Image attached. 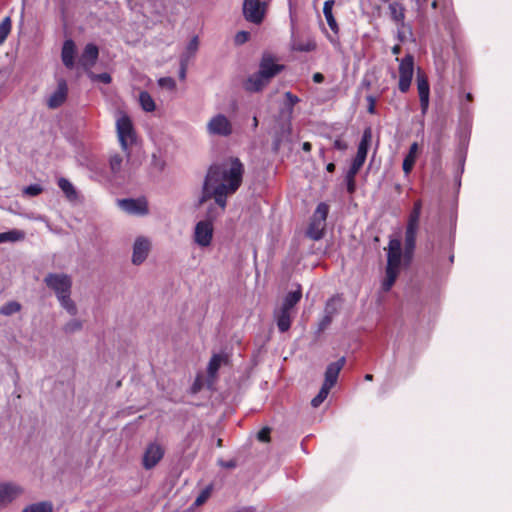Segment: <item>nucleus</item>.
Wrapping results in <instances>:
<instances>
[{
	"label": "nucleus",
	"mask_w": 512,
	"mask_h": 512,
	"mask_svg": "<svg viewBox=\"0 0 512 512\" xmlns=\"http://www.w3.org/2000/svg\"><path fill=\"white\" fill-rule=\"evenodd\" d=\"M369 105H368V112L370 114H374L375 113V104H376V99L375 97H373L372 95H369L366 97Z\"/></svg>",
	"instance_id": "obj_50"
},
{
	"label": "nucleus",
	"mask_w": 512,
	"mask_h": 512,
	"mask_svg": "<svg viewBox=\"0 0 512 512\" xmlns=\"http://www.w3.org/2000/svg\"><path fill=\"white\" fill-rule=\"evenodd\" d=\"M370 139H371V131H370V129H367L364 131L362 139L358 145L357 154H356L355 158L353 159L354 163L363 166V164L366 160V157H367Z\"/></svg>",
	"instance_id": "obj_22"
},
{
	"label": "nucleus",
	"mask_w": 512,
	"mask_h": 512,
	"mask_svg": "<svg viewBox=\"0 0 512 512\" xmlns=\"http://www.w3.org/2000/svg\"><path fill=\"white\" fill-rule=\"evenodd\" d=\"M302 298L301 287L295 291L286 294L280 305L275 307L273 311V318L276 322L277 328L280 332L288 331L292 324V319L295 315V306Z\"/></svg>",
	"instance_id": "obj_3"
},
{
	"label": "nucleus",
	"mask_w": 512,
	"mask_h": 512,
	"mask_svg": "<svg viewBox=\"0 0 512 512\" xmlns=\"http://www.w3.org/2000/svg\"><path fill=\"white\" fill-rule=\"evenodd\" d=\"M417 89L419 93L420 106L421 111L425 114L429 107V95H430V87L427 78L418 73L417 74Z\"/></svg>",
	"instance_id": "obj_19"
},
{
	"label": "nucleus",
	"mask_w": 512,
	"mask_h": 512,
	"mask_svg": "<svg viewBox=\"0 0 512 512\" xmlns=\"http://www.w3.org/2000/svg\"><path fill=\"white\" fill-rule=\"evenodd\" d=\"M355 175L347 172L346 176H345V181H346V185H347V191L352 194L354 193L355 189H356V183H355Z\"/></svg>",
	"instance_id": "obj_43"
},
{
	"label": "nucleus",
	"mask_w": 512,
	"mask_h": 512,
	"mask_svg": "<svg viewBox=\"0 0 512 512\" xmlns=\"http://www.w3.org/2000/svg\"><path fill=\"white\" fill-rule=\"evenodd\" d=\"M224 467H227V468H234L235 467V463L230 461V462H227L225 464H223Z\"/></svg>",
	"instance_id": "obj_60"
},
{
	"label": "nucleus",
	"mask_w": 512,
	"mask_h": 512,
	"mask_svg": "<svg viewBox=\"0 0 512 512\" xmlns=\"http://www.w3.org/2000/svg\"><path fill=\"white\" fill-rule=\"evenodd\" d=\"M330 390H331L330 387H327L326 385L323 384L319 393L311 400V405L314 408L319 407L324 402V400L327 398Z\"/></svg>",
	"instance_id": "obj_35"
},
{
	"label": "nucleus",
	"mask_w": 512,
	"mask_h": 512,
	"mask_svg": "<svg viewBox=\"0 0 512 512\" xmlns=\"http://www.w3.org/2000/svg\"><path fill=\"white\" fill-rule=\"evenodd\" d=\"M335 4L334 0H327L324 2L323 5V14L327 21L328 26L332 30L334 34H338L339 32V26L338 23L333 15V6Z\"/></svg>",
	"instance_id": "obj_24"
},
{
	"label": "nucleus",
	"mask_w": 512,
	"mask_h": 512,
	"mask_svg": "<svg viewBox=\"0 0 512 512\" xmlns=\"http://www.w3.org/2000/svg\"><path fill=\"white\" fill-rule=\"evenodd\" d=\"M418 144L416 142L412 143L409 148V153L403 160L402 168L405 174H409L413 169V166L416 162L417 153H418Z\"/></svg>",
	"instance_id": "obj_26"
},
{
	"label": "nucleus",
	"mask_w": 512,
	"mask_h": 512,
	"mask_svg": "<svg viewBox=\"0 0 512 512\" xmlns=\"http://www.w3.org/2000/svg\"><path fill=\"white\" fill-rule=\"evenodd\" d=\"M347 147H348L347 143L341 139H336L334 141V148L337 150L344 151L347 149Z\"/></svg>",
	"instance_id": "obj_52"
},
{
	"label": "nucleus",
	"mask_w": 512,
	"mask_h": 512,
	"mask_svg": "<svg viewBox=\"0 0 512 512\" xmlns=\"http://www.w3.org/2000/svg\"><path fill=\"white\" fill-rule=\"evenodd\" d=\"M217 446H218V447H221V446H222V439H218V441H217Z\"/></svg>",
	"instance_id": "obj_63"
},
{
	"label": "nucleus",
	"mask_w": 512,
	"mask_h": 512,
	"mask_svg": "<svg viewBox=\"0 0 512 512\" xmlns=\"http://www.w3.org/2000/svg\"><path fill=\"white\" fill-rule=\"evenodd\" d=\"M125 159L127 161L129 160V158L128 159L126 158L125 154L124 155L114 154L110 157L109 164H110L111 171L114 174H117L122 170L123 162Z\"/></svg>",
	"instance_id": "obj_33"
},
{
	"label": "nucleus",
	"mask_w": 512,
	"mask_h": 512,
	"mask_svg": "<svg viewBox=\"0 0 512 512\" xmlns=\"http://www.w3.org/2000/svg\"><path fill=\"white\" fill-rule=\"evenodd\" d=\"M292 49L300 52H311L316 49V42L312 38L294 39L292 41Z\"/></svg>",
	"instance_id": "obj_27"
},
{
	"label": "nucleus",
	"mask_w": 512,
	"mask_h": 512,
	"mask_svg": "<svg viewBox=\"0 0 512 512\" xmlns=\"http://www.w3.org/2000/svg\"><path fill=\"white\" fill-rule=\"evenodd\" d=\"M117 204L124 212L131 215H146L148 213L145 199H120L117 200Z\"/></svg>",
	"instance_id": "obj_16"
},
{
	"label": "nucleus",
	"mask_w": 512,
	"mask_h": 512,
	"mask_svg": "<svg viewBox=\"0 0 512 512\" xmlns=\"http://www.w3.org/2000/svg\"><path fill=\"white\" fill-rule=\"evenodd\" d=\"M198 47H199V39L197 36H194L188 43V45L186 47V52L182 56V58L187 59V61H188L190 57L194 56V54L198 50Z\"/></svg>",
	"instance_id": "obj_37"
},
{
	"label": "nucleus",
	"mask_w": 512,
	"mask_h": 512,
	"mask_svg": "<svg viewBox=\"0 0 512 512\" xmlns=\"http://www.w3.org/2000/svg\"><path fill=\"white\" fill-rule=\"evenodd\" d=\"M326 170L328 172H334L335 170V164L334 163H329L327 166H326Z\"/></svg>",
	"instance_id": "obj_59"
},
{
	"label": "nucleus",
	"mask_w": 512,
	"mask_h": 512,
	"mask_svg": "<svg viewBox=\"0 0 512 512\" xmlns=\"http://www.w3.org/2000/svg\"><path fill=\"white\" fill-rule=\"evenodd\" d=\"M387 253V269L400 271L402 259V245L401 241L397 238L390 239L388 244Z\"/></svg>",
	"instance_id": "obj_14"
},
{
	"label": "nucleus",
	"mask_w": 512,
	"mask_h": 512,
	"mask_svg": "<svg viewBox=\"0 0 512 512\" xmlns=\"http://www.w3.org/2000/svg\"><path fill=\"white\" fill-rule=\"evenodd\" d=\"M329 212V207L325 203H320L312 216L309 224L307 235L313 240H319L324 235L326 227V219Z\"/></svg>",
	"instance_id": "obj_8"
},
{
	"label": "nucleus",
	"mask_w": 512,
	"mask_h": 512,
	"mask_svg": "<svg viewBox=\"0 0 512 512\" xmlns=\"http://www.w3.org/2000/svg\"><path fill=\"white\" fill-rule=\"evenodd\" d=\"M397 38L399 41L404 42L407 40L408 34L411 35V29L409 27H401L400 25H397Z\"/></svg>",
	"instance_id": "obj_45"
},
{
	"label": "nucleus",
	"mask_w": 512,
	"mask_h": 512,
	"mask_svg": "<svg viewBox=\"0 0 512 512\" xmlns=\"http://www.w3.org/2000/svg\"><path fill=\"white\" fill-rule=\"evenodd\" d=\"M414 73V57L411 54L406 55L399 63V90L403 93L410 88Z\"/></svg>",
	"instance_id": "obj_11"
},
{
	"label": "nucleus",
	"mask_w": 512,
	"mask_h": 512,
	"mask_svg": "<svg viewBox=\"0 0 512 512\" xmlns=\"http://www.w3.org/2000/svg\"><path fill=\"white\" fill-rule=\"evenodd\" d=\"M210 496V491L209 489H206L204 491H202L198 497L196 498L195 502H194V505L195 506H201L202 504H204L207 499L209 498Z\"/></svg>",
	"instance_id": "obj_46"
},
{
	"label": "nucleus",
	"mask_w": 512,
	"mask_h": 512,
	"mask_svg": "<svg viewBox=\"0 0 512 512\" xmlns=\"http://www.w3.org/2000/svg\"><path fill=\"white\" fill-rule=\"evenodd\" d=\"M421 213L422 201L417 200L414 202L413 208L408 215L407 224L405 228L403 257L407 261H410L412 259L416 247V237L420 227Z\"/></svg>",
	"instance_id": "obj_4"
},
{
	"label": "nucleus",
	"mask_w": 512,
	"mask_h": 512,
	"mask_svg": "<svg viewBox=\"0 0 512 512\" xmlns=\"http://www.w3.org/2000/svg\"><path fill=\"white\" fill-rule=\"evenodd\" d=\"M285 97L290 108H292L295 104H297L300 101L299 98L296 95L292 94L291 92H286Z\"/></svg>",
	"instance_id": "obj_49"
},
{
	"label": "nucleus",
	"mask_w": 512,
	"mask_h": 512,
	"mask_svg": "<svg viewBox=\"0 0 512 512\" xmlns=\"http://www.w3.org/2000/svg\"><path fill=\"white\" fill-rule=\"evenodd\" d=\"M158 85L161 88L173 91L176 88V82L171 77H162L158 80Z\"/></svg>",
	"instance_id": "obj_41"
},
{
	"label": "nucleus",
	"mask_w": 512,
	"mask_h": 512,
	"mask_svg": "<svg viewBox=\"0 0 512 512\" xmlns=\"http://www.w3.org/2000/svg\"><path fill=\"white\" fill-rule=\"evenodd\" d=\"M337 313V307L335 306V301L333 299L329 300L325 307V314L333 316Z\"/></svg>",
	"instance_id": "obj_47"
},
{
	"label": "nucleus",
	"mask_w": 512,
	"mask_h": 512,
	"mask_svg": "<svg viewBox=\"0 0 512 512\" xmlns=\"http://www.w3.org/2000/svg\"><path fill=\"white\" fill-rule=\"evenodd\" d=\"M253 128L256 129L258 127V119L256 116L253 117V124H252Z\"/></svg>",
	"instance_id": "obj_61"
},
{
	"label": "nucleus",
	"mask_w": 512,
	"mask_h": 512,
	"mask_svg": "<svg viewBox=\"0 0 512 512\" xmlns=\"http://www.w3.org/2000/svg\"><path fill=\"white\" fill-rule=\"evenodd\" d=\"M98 56L99 49L95 44L89 43L85 46L79 58V64L83 67L86 73L92 70V67L97 62Z\"/></svg>",
	"instance_id": "obj_17"
},
{
	"label": "nucleus",
	"mask_w": 512,
	"mask_h": 512,
	"mask_svg": "<svg viewBox=\"0 0 512 512\" xmlns=\"http://www.w3.org/2000/svg\"><path fill=\"white\" fill-rule=\"evenodd\" d=\"M43 281L53 291L60 306L69 315L75 316L78 313V308L71 298L73 284L71 276L65 273H48Z\"/></svg>",
	"instance_id": "obj_2"
},
{
	"label": "nucleus",
	"mask_w": 512,
	"mask_h": 512,
	"mask_svg": "<svg viewBox=\"0 0 512 512\" xmlns=\"http://www.w3.org/2000/svg\"><path fill=\"white\" fill-rule=\"evenodd\" d=\"M361 167H362L361 165L352 162L351 167L349 168L348 172L356 176L357 173L359 172V170L361 169Z\"/></svg>",
	"instance_id": "obj_55"
},
{
	"label": "nucleus",
	"mask_w": 512,
	"mask_h": 512,
	"mask_svg": "<svg viewBox=\"0 0 512 512\" xmlns=\"http://www.w3.org/2000/svg\"><path fill=\"white\" fill-rule=\"evenodd\" d=\"M209 213V219L199 221L194 228V242L202 248L208 247L211 244L214 232L213 220L223 212H213L211 209Z\"/></svg>",
	"instance_id": "obj_6"
},
{
	"label": "nucleus",
	"mask_w": 512,
	"mask_h": 512,
	"mask_svg": "<svg viewBox=\"0 0 512 512\" xmlns=\"http://www.w3.org/2000/svg\"><path fill=\"white\" fill-rule=\"evenodd\" d=\"M331 322H332V317H330V315L325 314L323 319L320 322V329H322V330L325 329L326 327H328L330 325Z\"/></svg>",
	"instance_id": "obj_53"
},
{
	"label": "nucleus",
	"mask_w": 512,
	"mask_h": 512,
	"mask_svg": "<svg viewBox=\"0 0 512 512\" xmlns=\"http://www.w3.org/2000/svg\"><path fill=\"white\" fill-rule=\"evenodd\" d=\"M244 165L235 157H229L215 163L208 169L205 177L199 205L213 198L224 212L227 197L234 194L242 184Z\"/></svg>",
	"instance_id": "obj_1"
},
{
	"label": "nucleus",
	"mask_w": 512,
	"mask_h": 512,
	"mask_svg": "<svg viewBox=\"0 0 512 512\" xmlns=\"http://www.w3.org/2000/svg\"><path fill=\"white\" fill-rule=\"evenodd\" d=\"M68 94V86L65 79L61 78L57 81L56 90L50 95L47 100V105L51 109L60 107L66 100Z\"/></svg>",
	"instance_id": "obj_18"
},
{
	"label": "nucleus",
	"mask_w": 512,
	"mask_h": 512,
	"mask_svg": "<svg viewBox=\"0 0 512 512\" xmlns=\"http://www.w3.org/2000/svg\"><path fill=\"white\" fill-rule=\"evenodd\" d=\"M22 306L17 301H10L0 307V314L4 316H10L21 310Z\"/></svg>",
	"instance_id": "obj_34"
},
{
	"label": "nucleus",
	"mask_w": 512,
	"mask_h": 512,
	"mask_svg": "<svg viewBox=\"0 0 512 512\" xmlns=\"http://www.w3.org/2000/svg\"><path fill=\"white\" fill-rule=\"evenodd\" d=\"M284 65L278 64L271 54H264L259 64V73L269 82L283 71Z\"/></svg>",
	"instance_id": "obj_13"
},
{
	"label": "nucleus",
	"mask_w": 512,
	"mask_h": 512,
	"mask_svg": "<svg viewBox=\"0 0 512 512\" xmlns=\"http://www.w3.org/2000/svg\"><path fill=\"white\" fill-rule=\"evenodd\" d=\"M22 512H30V510L28 509V507H26L22 510Z\"/></svg>",
	"instance_id": "obj_64"
},
{
	"label": "nucleus",
	"mask_w": 512,
	"mask_h": 512,
	"mask_svg": "<svg viewBox=\"0 0 512 512\" xmlns=\"http://www.w3.org/2000/svg\"><path fill=\"white\" fill-rule=\"evenodd\" d=\"M266 14V3L260 0H244V18L253 24H261Z\"/></svg>",
	"instance_id": "obj_10"
},
{
	"label": "nucleus",
	"mask_w": 512,
	"mask_h": 512,
	"mask_svg": "<svg viewBox=\"0 0 512 512\" xmlns=\"http://www.w3.org/2000/svg\"><path fill=\"white\" fill-rule=\"evenodd\" d=\"M139 104L145 112H153L156 109L155 101L147 91L139 93Z\"/></svg>",
	"instance_id": "obj_29"
},
{
	"label": "nucleus",
	"mask_w": 512,
	"mask_h": 512,
	"mask_svg": "<svg viewBox=\"0 0 512 512\" xmlns=\"http://www.w3.org/2000/svg\"><path fill=\"white\" fill-rule=\"evenodd\" d=\"M346 362L345 357H341L336 362L330 363L325 371V380L324 385L327 387L332 388L335 383L337 382L338 375L341 371V369L344 367Z\"/></svg>",
	"instance_id": "obj_20"
},
{
	"label": "nucleus",
	"mask_w": 512,
	"mask_h": 512,
	"mask_svg": "<svg viewBox=\"0 0 512 512\" xmlns=\"http://www.w3.org/2000/svg\"><path fill=\"white\" fill-rule=\"evenodd\" d=\"M116 131L120 146L128 159L129 149L136 142V131L131 118L124 112L117 114Z\"/></svg>",
	"instance_id": "obj_5"
},
{
	"label": "nucleus",
	"mask_w": 512,
	"mask_h": 512,
	"mask_svg": "<svg viewBox=\"0 0 512 512\" xmlns=\"http://www.w3.org/2000/svg\"><path fill=\"white\" fill-rule=\"evenodd\" d=\"M58 186L63 191L69 201H75L78 198L77 191L73 184L66 178H59Z\"/></svg>",
	"instance_id": "obj_28"
},
{
	"label": "nucleus",
	"mask_w": 512,
	"mask_h": 512,
	"mask_svg": "<svg viewBox=\"0 0 512 512\" xmlns=\"http://www.w3.org/2000/svg\"><path fill=\"white\" fill-rule=\"evenodd\" d=\"M30 512H52L53 506L50 502H39L27 506Z\"/></svg>",
	"instance_id": "obj_39"
},
{
	"label": "nucleus",
	"mask_w": 512,
	"mask_h": 512,
	"mask_svg": "<svg viewBox=\"0 0 512 512\" xmlns=\"http://www.w3.org/2000/svg\"><path fill=\"white\" fill-rule=\"evenodd\" d=\"M153 165L157 169L162 170L164 168L165 163L160 158H158L156 155H153Z\"/></svg>",
	"instance_id": "obj_54"
},
{
	"label": "nucleus",
	"mask_w": 512,
	"mask_h": 512,
	"mask_svg": "<svg viewBox=\"0 0 512 512\" xmlns=\"http://www.w3.org/2000/svg\"><path fill=\"white\" fill-rule=\"evenodd\" d=\"M206 132L213 137H230L234 132L232 121L222 113L213 115L206 123Z\"/></svg>",
	"instance_id": "obj_7"
},
{
	"label": "nucleus",
	"mask_w": 512,
	"mask_h": 512,
	"mask_svg": "<svg viewBox=\"0 0 512 512\" xmlns=\"http://www.w3.org/2000/svg\"><path fill=\"white\" fill-rule=\"evenodd\" d=\"M151 250V242L144 236H139L133 244L132 263L134 265L142 264L148 257Z\"/></svg>",
	"instance_id": "obj_15"
},
{
	"label": "nucleus",
	"mask_w": 512,
	"mask_h": 512,
	"mask_svg": "<svg viewBox=\"0 0 512 512\" xmlns=\"http://www.w3.org/2000/svg\"><path fill=\"white\" fill-rule=\"evenodd\" d=\"M223 362H224V357L222 355H220V354L213 355L208 363V367H207L208 375L210 377H215V375L217 374V372Z\"/></svg>",
	"instance_id": "obj_30"
},
{
	"label": "nucleus",
	"mask_w": 512,
	"mask_h": 512,
	"mask_svg": "<svg viewBox=\"0 0 512 512\" xmlns=\"http://www.w3.org/2000/svg\"><path fill=\"white\" fill-rule=\"evenodd\" d=\"M390 16L392 20L401 27H405V8L399 2H392L389 5Z\"/></svg>",
	"instance_id": "obj_25"
},
{
	"label": "nucleus",
	"mask_w": 512,
	"mask_h": 512,
	"mask_svg": "<svg viewBox=\"0 0 512 512\" xmlns=\"http://www.w3.org/2000/svg\"><path fill=\"white\" fill-rule=\"evenodd\" d=\"M400 52H401V47H400V45H395V46H393V47H392V53H393L394 55H398Z\"/></svg>",
	"instance_id": "obj_58"
},
{
	"label": "nucleus",
	"mask_w": 512,
	"mask_h": 512,
	"mask_svg": "<svg viewBox=\"0 0 512 512\" xmlns=\"http://www.w3.org/2000/svg\"><path fill=\"white\" fill-rule=\"evenodd\" d=\"M43 191V188L38 184H32L24 189V194L28 196H37Z\"/></svg>",
	"instance_id": "obj_42"
},
{
	"label": "nucleus",
	"mask_w": 512,
	"mask_h": 512,
	"mask_svg": "<svg viewBox=\"0 0 512 512\" xmlns=\"http://www.w3.org/2000/svg\"><path fill=\"white\" fill-rule=\"evenodd\" d=\"M269 84V81L264 78L259 71L251 75L245 82V89L249 92H259Z\"/></svg>",
	"instance_id": "obj_23"
},
{
	"label": "nucleus",
	"mask_w": 512,
	"mask_h": 512,
	"mask_svg": "<svg viewBox=\"0 0 512 512\" xmlns=\"http://www.w3.org/2000/svg\"><path fill=\"white\" fill-rule=\"evenodd\" d=\"M186 70H187V59L181 58V67H180V71H179V77L181 80L185 79Z\"/></svg>",
	"instance_id": "obj_51"
},
{
	"label": "nucleus",
	"mask_w": 512,
	"mask_h": 512,
	"mask_svg": "<svg viewBox=\"0 0 512 512\" xmlns=\"http://www.w3.org/2000/svg\"><path fill=\"white\" fill-rule=\"evenodd\" d=\"M313 81H314L315 83H321V82H323V81H324V76H323V74H321V73H319V72L315 73V74L313 75Z\"/></svg>",
	"instance_id": "obj_56"
},
{
	"label": "nucleus",
	"mask_w": 512,
	"mask_h": 512,
	"mask_svg": "<svg viewBox=\"0 0 512 512\" xmlns=\"http://www.w3.org/2000/svg\"><path fill=\"white\" fill-rule=\"evenodd\" d=\"M76 45L72 39L64 41L61 51V60L64 66L72 69L75 65Z\"/></svg>",
	"instance_id": "obj_21"
},
{
	"label": "nucleus",
	"mask_w": 512,
	"mask_h": 512,
	"mask_svg": "<svg viewBox=\"0 0 512 512\" xmlns=\"http://www.w3.org/2000/svg\"><path fill=\"white\" fill-rule=\"evenodd\" d=\"M400 271L387 269L386 268V276L385 279L382 282V289L383 291L387 292L391 289V287L394 285Z\"/></svg>",
	"instance_id": "obj_32"
},
{
	"label": "nucleus",
	"mask_w": 512,
	"mask_h": 512,
	"mask_svg": "<svg viewBox=\"0 0 512 512\" xmlns=\"http://www.w3.org/2000/svg\"><path fill=\"white\" fill-rule=\"evenodd\" d=\"M11 19L5 17L0 23V45L6 40L7 36L11 31Z\"/></svg>",
	"instance_id": "obj_36"
},
{
	"label": "nucleus",
	"mask_w": 512,
	"mask_h": 512,
	"mask_svg": "<svg viewBox=\"0 0 512 512\" xmlns=\"http://www.w3.org/2000/svg\"><path fill=\"white\" fill-rule=\"evenodd\" d=\"M87 75L92 81H100L104 84H109L112 80L110 74L108 73L95 74L91 70L87 72Z\"/></svg>",
	"instance_id": "obj_40"
},
{
	"label": "nucleus",
	"mask_w": 512,
	"mask_h": 512,
	"mask_svg": "<svg viewBox=\"0 0 512 512\" xmlns=\"http://www.w3.org/2000/svg\"><path fill=\"white\" fill-rule=\"evenodd\" d=\"M312 148V145L310 142H304L302 145V149L306 152H309Z\"/></svg>",
	"instance_id": "obj_57"
},
{
	"label": "nucleus",
	"mask_w": 512,
	"mask_h": 512,
	"mask_svg": "<svg viewBox=\"0 0 512 512\" xmlns=\"http://www.w3.org/2000/svg\"><path fill=\"white\" fill-rule=\"evenodd\" d=\"M250 33L247 31H239L234 38L236 45H242L249 40Z\"/></svg>",
	"instance_id": "obj_44"
},
{
	"label": "nucleus",
	"mask_w": 512,
	"mask_h": 512,
	"mask_svg": "<svg viewBox=\"0 0 512 512\" xmlns=\"http://www.w3.org/2000/svg\"><path fill=\"white\" fill-rule=\"evenodd\" d=\"M364 379H365L366 381H372V380H373V375H372V374H366V375H365V377H364Z\"/></svg>",
	"instance_id": "obj_62"
},
{
	"label": "nucleus",
	"mask_w": 512,
	"mask_h": 512,
	"mask_svg": "<svg viewBox=\"0 0 512 512\" xmlns=\"http://www.w3.org/2000/svg\"><path fill=\"white\" fill-rule=\"evenodd\" d=\"M82 329V322L78 319H72L63 326V331L67 334L78 332Z\"/></svg>",
	"instance_id": "obj_38"
},
{
	"label": "nucleus",
	"mask_w": 512,
	"mask_h": 512,
	"mask_svg": "<svg viewBox=\"0 0 512 512\" xmlns=\"http://www.w3.org/2000/svg\"><path fill=\"white\" fill-rule=\"evenodd\" d=\"M24 494V488L14 481L0 482V511Z\"/></svg>",
	"instance_id": "obj_9"
},
{
	"label": "nucleus",
	"mask_w": 512,
	"mask_h": 512,
	"mask_svg": "<svg viewBox=\"0 0 512 512\" xmlns=\"http://www.w3.org/2000/svg\"><path fill=\"white\" fill-rule=\"evenodd\" d=\"M258 439L262 442H267L270 439V429L265 427L258 432Z\"/></svg>",
	"instance_id": "obj_48"
},
{
	"label": "nucleus",
	"mask_w": 512,
	"mask_h": 512,
	"mask_svg": "<svg viewBox=\"0 0 512 512\" xmlns=\"http://www.w3.org/2000/svg\"><path fill=\"white\" fill-rule=\"evenodd\" d=\"M165 454L164 447L158 442L149 443L142 456V466L145 470H151L162 460Z\"/></svg>",
	"instance_id": "obj_12"
},
{
	"label": "nucleus",
	"mask_w": 512,
	"mask_h": 512,
	"mask_svg": "<svg viewBox=\"0 0 512 512\" xmlns=\"http://www.w3.org/2000/svg\"><path fill=\"white\" fill-rule=\"evenodd\" d=\"M25 234L23 231L11 230L8 232L0 233V243L15 242L24 239Z\"/></svg>",
	"instance_id": "obj_31"
}]
</instances>
